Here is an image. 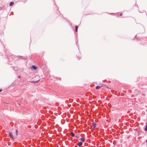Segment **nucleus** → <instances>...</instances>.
<instances>
[{"label":"nucleus","mask_w":147,"mask_h":147,"mask_svg":"<svg viewBox=\"0 0 147 147\" xmlns=\"http://www.w3.org/2000/svg\"><path fill=\"white\" fill-rule=\"evenodd\" d=\"M9 135L10 138L12 139L13 140V136L12 134V133L11 132H9Z\"/></svg>","instance_id":"obj_1"},{"label":"nucleus","mask_w":147,"mask_h":147,"mask_svg":"<svg viewBox=\"0 0 147 147\" xmlns=\"http://www.w3.org/2000/svg\"><path fill=\"white\" fill-rule=\"evenodd\" d=\"M96 124L94 123H92V125L93 127V129H94L96 126Z\"/></svg>","instance_id":"obj_2"},{"label":"nucleus","mask_w":147,"mask_h":147,"mask_svg":"<svg viewBox=\"0 0 147 147\" xmlns=\"http://www.w3.org/2000/svg\"><path fill=\"white\" fill-rule=\"evenodd\" d=\"M36 78H38V80L36 81H34L33 82L34 83H37L38 82L39 80V79L38 77H36Z\"/></svg>","instance_id":"obj_3"},{"label":"nucleus","mask_w":147,"mask_h":147,"mask_svg":"<svg viewBox=\"0 0 147 147\" xmlns=\"http://www.w3.org/2000/svg\"><path fill=\"white\" fill-rule=\"evenodd\" d=\"M32 67L33 69H34V70H35L37 69V67L34 65H32Z\"/></svg>","instance_id":"obj_4"},{"label":"nucleus","mask_w":147,"mask_h":147,"mask_svg":"<svg viewBox=\"0 0 147 147\" xmlns=\"http://www.w3.org/2000/svg\"><path fill=\"white\" fill-rule=\"evenodd\" d=\"M80 141H82L83 142H84V141H85V139L84 138H81L80 139Z\"/></svg>","instance_id":"obj_5"},{"label":"nucleus","mask_w":147,"mask_h":147,"mask_svg":"<svg viewBox=\"0 0 147 147\" xmlns=\"http://www.w3.org/2000/svg\"><path fill=\"white\" fill-rule=\"evenodd\" d=\"M16 136H17L18 135V131L17 129H16Z\"/></svg>","instance_id":"obj_6"},{"label":"nucleus","mask_w":147,"mask_h":147,"mask_svg":"<svg viewBox=\"0 0 147 147\" xmlns=\"http://www.w3.org/2000/svg\"><path fill=\"white\" fill-rule=\"evenodd\" d=\"M78 145L79 146H80L82 145V143L80 142L78 144Z\"/></svg>","instance_id":"obj_7"},{"label":"nucleus","mask_w":147,"mask_h":147,"mask_svg":"<svg viewBox=\"0 0 147 147\" xmlns=\"http://www.w3.org/2000/svg\"><path fill=\"white\" fill-rule=\"evenodd\" d=\"M101 86H96V88L97 89H99L101 87Z\"/></svg>","instance_id":"obj_8"},{"label":"nucleus","mask_w":147,"mask_h":147,"mask_svg":"<svg viewBox=\"0 0 147 147\" xmlns=\"http://www.w3.org/2000/svg\"><path fill=\"white\" fill-rule=\"evenodd\" d=\"M14 4V3L13 2H11L9 3V5L10 6H11L12 5Z\"/></svg>","instance_id":"obj_9"},{"label":"nucleus","mask_w":147,"mask_h":147,"mask_svg":"<svg viewBox=\"0 0 147 147\" xmlns=\"http://www.w3.org/2000/svg\"><path fill=\"white\" fill-rule=\"evenodd\" d=\"M78 28V27L77 26H75V31L76 32H77V29Z\"/></svg>","instance_id":"obj_10"},{"label":"nucleus","mask_w":147,"mask_h":147,"mask_svg":"<svg viewBox=\"0 0 147 147\" xmlns=\"http://www.w3.org/2000/svg\"><path fill=\"white\" fill-rule=\"evenodd\" d=\"M70 134H71V136L72 137H74V134L73 133H72V132Z\"/></svg>","instance_id":"obj_11"},{"label":"nucleus","mask_w":147,"mask_h":147,"mask_svg":"<svg viewBox=\"0 0 147 147\" xmlns=\"http://www.w3.org/2000/svg\"><path fill=\"white\" fill-rule=\"evenodd\" d=\"M145 130L146 131H147V123H146V125L145 127Z\"/></svg>","instance_id":"obj_12"},{"label":"nucleus","mask_w":147,"mask_h":147,"mask_svg":"<svg viewBox=\"0 0 147 147\" xmlns=\"http://www.w3.org/2000/svg\"><path fill=\"white\" fill-rule=\"evenodd\" d=\"M2 91V90L1 89L0 90V92H1Z\"/></svg>","instance_id":"obj_13"},{"label":"nucleus","mask_w":147,"mask_h":147,"mask_svg":"<svg viewBox=\"0 0 147 147\" xmlns=\"http://www.w3.org/2000/svg\"><path fill=\"white\" fill-rule=\"evenodd\" d=\"M76 137H77V138H79V136H76Z\"/></svg>","instance_id":"obj_14"},{"label":"nucleus","mask_w":147,"mask_h":147,"mask_svg":"<svg viewBox=\"0 0 147 147\" xmlns=\"http://www.w3.org/2000/svg\"><path fill=\"white\" fill-rule=\"evenodd\" d=\"M18 78H20V76H18Z\"/></svg>","instance_id":"obj_15"},{"label":"nucleus","mask_w":147,"mask_h":147,"mask_svg":"<svg viewBox=\"0 0 147 147\" xmlns=\"http://www.w3.org/2000/svg\"><path fill=\"white\" fill-rule=\"evenodd\" d=\"M146 142L147 143V140H146Z\"/></svg>","instance_id":"obj_16"}]
</instances>
